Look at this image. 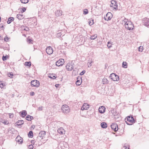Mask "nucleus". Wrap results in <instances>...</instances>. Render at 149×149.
I'll list each match as a JSON object with an SVG mask.
<instances>
[{"label": "nucleus", "mask_w": 149, "mask_h": 149, "mask_svg": "<svg viewBox=\"0 0 149 149\" xmlns=\"http://www.w3.org/2000/svg\"><path fill=\"white\" fill-rule=\"evenodd\" d=\"M125 27L127 29L130 30H133L134 27L133 24L131 21H127L125 24Z\"/></svg>", "instance_id": "obj_1"}, {"label": "nucleus", "mask_w": 149, "mask_h": 149, "mask_svg": "<svg viewBox=\"0 0 149 149\" xmlns=\"http://www.w3.org/2000/svg\"><path fill=\"white\" fill-rule=\"evenodd\" d=\"M109 77L114 81H118L119 80V77L114 73L111 74L109 76Z\"/></svg>", "instance_id": "obj_2"}, {"label": "nucleus", "mask_w": 149, "mask_h": 149, "mask_svg": "<svg viewBox=\"0 0 149 149\" xmlns=\"http://www.w3.org/2000/svg\"><path fill=\"white\" fill-rule=\"evenodd\" d=\"M62 112L65 114H67L70 111V109L69 107L67 105H63L61 107Z\"/></svg>", "instance_id": "obj_3"}, {"label": "nucleus", "mask_w": 149, "mask_h": 149, "mask_svg": "<svg viewBox=\"0 0 149 149\" xmlns=\"http://www.w3.org/2000/svg\"><path fill=\"white\" fill-rule=\"evenodd\" d=\"M58 149H68V146L65 142L61 143L58 146Z\"/></svg>", "instance_id": "obj_4"}, {"label": "nucleus", "mask_w": 149, "mask_h": 149, "mask_svg": "<svg viewBox=\"0 0 149 149\" xmlns=\"http://www.w3.org/2000/svg\"><path fill=\"white\" fill-rule=\"evenodd\" d=\"M73 61L71 62V63H68L67 65L66 66V68L68 71L72 70L74 67V65Z\"/></svg>", "instance_id": "obj_5"}, {"label": "nucleus", "mask_w": 149, "mask_h": 149, "mask_svg": "<svg viewBox=\"0 0 149 149\" xmlns=\"http://www.w3.org/2000/svg\"><path fill=\"white\" fill-rule=\"evenodd\" d=\"M127 120H126V119H125V122L126 123V124L128 125H132V124H129L127 121H128L131 123H134L135 122V120L133 117L132 116H128L127 117Z\"/></svg>", "instance_id": "obj_6"}, {"label": "nucleus", "mask_w": 149, "mask_h": 149, "mask_svg": "<svg viewBox=\"0 0 149 149\" xmlns=\"http://www.w3.org/2000/svg\"><path fill=\"white\" fill-rule=\"evenodd\" d=\"M31 86H35L36 87H38L40 84L39 82L36 80L31 81Z\"/></svg>", "instance_id": "obj_7"}, {"label": "nucleus", "mask_w": 149, "mask_h": 149, "mask_svg": "<svg viewBox=\"0 0 149 149\" xmlns=\"http://www.w3.org/2000/svg\"><path fill=\"white\" fill-rule=\"evenodd\" d=\"M111 127L115 132H117L118 129V125L116 123H112L111 125Z\"/></svg>", "instance_id": "obj_8"}, {"label": "nucleus", "mask_w": 149, "mask_h": 149, "mask_svg": "<svg viewBox=\"0 0 149 149\" xmlns=\"http://www.w3.org/2000/svg\"><path fill=\"white\" fill-rule=\"evenodd\" d=\"M110 6L112 7L115 9H118V5L117 3V2L114 0H112L111 1V4L110 5Z\"/></svg>", "instance_id": "obj_9"}, {"label": "nucleus", "mask_w": 149, "mask_h": 149, "mask_svg": "<svg viewBox=\"0 0 149 149\" xmlns=\"http://www.w3.org/2000/svg\"><path fill=\"white\" fill-rule=\"evenodd\" d=\"M112 16V14L111 13L109 12L104 16V19L107 21L110 20L111 19Z\"/></svg>", "instance_id": "obj_10"}, {"label": "nucleus", "mask_w": 149, "mask_h": 149, "mask_svg": "<svg viewBox=\"0 0 149 149\" xmlns=\"http://www.w3.org/2000/svg\"><path fill=\"white\" fill-rule=\"evenodd\" d=\"M64 63V60L63 59H61L58 60L56 63V65L58 66H62Z\"/></svg>", "instance_id": "obj_11"}, {"label": "nucleus", "mask_w": 149, "mask_h": 149, "mask_svg": "<svg viewBox=\"0 0 149 149\" xmlns=\"http://www.w3.org/2000/svg\"><path fill=\"white\" fill-rule=\"evenodd\" d=\"M46 53L49 55H51L52 54L53 50L52 48L50 46L47 47L46 50Z\"/></svg>", "instance_id": "obj_12"}, {"label": "nucleus", "mask_w": 149, "mask_h": 149, "mask_svg": "<svg viewBox=\"0 0 149 149\" xmlns=\"http://www.w3.org/2000/svg\"><path fill=\"white\" fill-rule=\"evenodd\" d=\"M46 132L45 131H41L39 133L37 138H39V137L41 138V139H42L43 137L45 135Z\"/></svg>", "instance_id": "obj_13"}, {"label": "nucleus", "mask_w": 149, "mask_h": 149, "mask_svg": "<svg viewBox=\"0 0 149 149\" xmlns=\"http://www.w3.org/2000/svg\"><path fill=\"white\" fill-rule=\"evenodd\" d=\"M90 107V105L87 103H84L82 106L81 109L82 110H87Z\"/></svg>", "instance_id": "obj_14"}, {"label": "nucleus", "mask_w": 149, "mask_h": 149, "mask_svg": "<svg viewBox=\"0 0 149 149\" xmlns=\"http://www.w3.org/2000/svg\"><path fill=\"white\" fill-rule=\"evenodd\" d=\"M143 24L145 26H149V18H145L143 19Z\"/></svg>", "instance_id": "obj_15"}, {"label": "nucleus", "mask_w": 149, "mask_h": 149, "mask_svg": "<svg viewBox=\"0 0 149 149\" xmlns=\"http://www.w3.org/2000/svg\"><path fill=\"white\" fill-rule=\"evenodd\" d=\"M15 141L19 144H22L23 142L22 138L19 136H17L15 139Z\"/></svg>", "instance_id": "obj_16"}, {"label": "nucleus", "mask_w": 149, "mask_h": 149, "mask_svg": "<svg viewBox=\"0 0 149 149\" xmlns=\"http://www.w3.org/2000/svg\"><path fill=\"white\" fill-rule=\"evenodd\" d=\"M105 107L104 106H101L99 108V111L101 113H103L105 112Z\"/></svg>", "instance_id": "obj_17"}, {"label": "nucleus", "mask_w": 149, "mask_h": 149, "mask_svg": "<svg viewBox=\"0 0 149 149\" xmlns=\"http://www.w3.org/2000/svg\"><path fill=\"white\" fill-rule=\"evenodd\" d=\"M21 113V115L23 118H24L26 115L27 113L26 110H23L20 112Z\"/></svg>", "instance_id": "obj_18"}, {"label": "nucleus", "mask_w": 149, "mask_h": 149, "mask_svg": "<svg viewBox=\"0 0 149 149\" xmlns=\"http://www.w3.org/2000/svg\"><path fill=\"white\" fill-rule=\"evenodd\" d=\"M24 122V121L22 120H19L16 123V124L17 125L20 126L21 125L23 124Z\"/></svg>", "instance_id": "obj_19"}, {"label": "nucleus", "mask_w": 149, "mask_h": 149, "mask_svg": "<svg viewBox=\"0 0 149 149\" xmlns=\"http://www.w3.org/2000/svg\"><path fill=\"white\" fill-rule=\"evenodd\" d=\"M101 126L102 128L105 129L107 127V124L105 122H102L101 123Z\"/></svg>", "instance_id": "obj_20"}, {"label": "nucleus", "mask_w": 149, "mask_h": 149, "mask_svg": "<svg viewBox=\"0 0 149 149\" xmlns=\"http://www.w3.org/2000/svg\"><path fill=\"white\" fill-rule=\"evenodd\" d=\"M58 132L60 134H63L65 133V131H64L63 128H60L58 130Z\"/></svg>", "instance_id": "obj_21"}, {"label": "nucleus", "mask_w": 149, "mask_h": 149, "mask_svg": "<svg viewBox=\"0 0 149 149\" xmlns=\"http://www.w3.org/2000/svg\"><path fill=\"white\" fill-rule=\"evenodd\" d=\"M33 119V117L29 115H28L26 118V119L28 121H30Z\"/></svg>", "instance_id": "obj_22"}, {"label": "nucleus", "mask_w": 149, "mask_h": 149, "mask_svg": "<svg viewBox=\"0 0 149 149\" xmlns=\"http://www.w3.org/2000/svg\"><path fill=\"white\" fill-rule=\"evenodd\" d=\"M55 14L57 17L61 16L62 15V11L61 10H57Z\"/></svg>", "instance_id": "obj_23"}, {"label": "nucleus", "mask_w": 149, "mask_h": 149, "mask_svg": "<svg viewBox=\"0 0 149 149\" xmlns=\"http://www.w3.org/2000/svg\"><path fill=\"white\" fill-rule=\"evenodd\" d=\"M80 80H78V78H77V80L76 82V84L77 85L79 86L81 84L82 82V79L81 78H80Z\"/></svg>", "instance_id": "obj_24"}, {"label": "nucleus", "mask_w": 149, "mask_h": 149, "mask_svg": "<svg viewBox=\"0 0 149 149\" xmlns=\"http://www.w3.org/2000/svg\"><path fill=\"white\" fill-rule=\"evenodd\" d=\"M14 18L13 17H9L8 18V21H7V22L8 24H9L10 23L14 21Z\"/></svg>", "instance_id": "obj_25"}, {"label": "nucleus", "mask_w": 149, "mask_h": 149, "mask_svg": "<svg viewBox=\"0 0 149 149\" xmlns=\"http://www.w3.org/2000/svg\"><path fill=\"white\" fill-rule=\"evenodd\" d=\"M17 17L19 20H21L24 18L23 15L22 14H19L17 15Z\"/></svg>", "instance_id": "obj_26"}, {"label": "nucleus", "mask_w": 149, "mask_h": 149, "mask_svg": "<svg viewBox=\"0 0 149 149\" xmlns=\"http://www.w3.org/2000/svg\"><path fill=\"white\" fill-rule=\"evenodd\" d=\"M109 82L108 81V80L106 78H104L102 80V83L103 84H108Z\"/></svg>", "instance_id": "obj_27"}, {"label": "nucleus", "mask_w": 149, "mask_h": 149, "mask_svg": "<svg viewBox=\"0 0 149 149\" xmlns=\"http://www.w3.org/2000/svg\"><path fill=\"white\" fill-rule=\"evenodd\" d=\"M28 136L29 138H32L33 137V132L32 131H30L28 133Z\"/></svg>", "instance_id": "obj_28"}, {"label": "nucleus", "mask_w": 149, "mask_h": 149, "mask_svg": "<svg viewBox=\"0 0 149 149\" xmlns=\"http://www.w3.org/2000/svg\"><path fill=\"white\" fill-rule=\"evenodd\" d=\"M24 65L26 66L30 67L31 65V63L30 61L26 62L25 63Z\"/></svg>", "instance_id": "obj_29"}, {"label": "nucleus", "mask_w": 149, "mask_h": 149, "mask_svg": "<svg viewBox=\"0 0 149 149\" xmlns=\"http://www.w3.org/2000/svg\"><path fill=\"white\" fill-rule=\"evenodd\" d=\"M97 36V34H95L93 35H92L91 36L90 38L91 40H94L95 39Z\"/></svg>", "instance_id": "obj_30"}, {"label": "nucleus", "mask_w": 149, "mask_h": 149, "mask_svg": "<svg viewBox=\"0 0 149 149\" xmlns=\"http://www.w3.org/2000/svg\"><path fill=\"white\" fill-rule=\"evenodd\" d=\"M127 63L126 62H123L122 63V67L124 68H127Z\"/></svg>", "instance_id": "obj_31"}, {"label": "nucleus", "mask_w": 149, "mask_h": 149, "mask_svg": "<svg viewBox=\"0 0 149 149\" xmlns=\"http://www.w3.org/2000/svg\"><path fill=\"white\" fill-rule=\"evenodd\" d=\"M8 57V56L7 55H6L5 56H3L2 58V59L3 61H5L7 60V58Z\"/></svg>", "instance_id": "obj_32"}, {"label": "nucleus", "mask_w": 149, "mask_h": 149, "mask_svg": "<svg viewBox=\"0 0 149 149\" xmlns=\"http://www.w3.org/2000/svg\"><path fill=\"white\" fill-rule=\"evenodd\" d=\"M22 3H26L28 2V0H20Z\"/></svg>", "instance_id": "obj_33"}, {"label": "nucleus", "mask_w": 149, "mask_h": 149, "mask_svg": "<svg viewBox=\"0 0 149 149\" xmlns=\"http://www.w3.org/2000/svg\"><path fill=\"white\" fill-rule=\"evenodd\" d=\"M33 41V40L31 38H30L29 37L27 38V42H29V43H31V42Z\"/></svg>", "instance_id": "obj_34"}, {"label": "nucleus", "mask_w": 149, "mask_h": 149, "mask_svg": "<svg viewBox=\"0 0 149 149\" xmlns=\"http://www.w3.org/2000/svg\"><path fill=\"white\" fill-rule=\"evenodd\" d=\"M88 13V11L87 9H85L83 11V14L84 15L87 14Z\"/></svg>", "instance_id": "obj_35"}, {"label": "nucleus", "mask_w": 149, "mask_h": 149, "mask_svg": "<svg viewBox=\"0 0 149 149\" xmlns=\"http://www.w3.org/2000/svg\"><path fill=\"white\" fill-rule=\"evenodd\" d=\"M8 77H9L10 78H12L13 77V74L12 73H10L8 74Z\"/></svg>", "instance_id": "obj_36"}, {"label": "nucleus", "mask_w": 149, "mask_h": 149, "mask_svg": "<svg viewBox=\"0 0 149 149\" xmlns=\"http://www.w3.org/2000/svg\"><path fill=\"white\" fill-rule=\"evenodd\" d=\"M143 47L140 46L138 48V50L142 52L143 50Z\"/></svg>", "instance_id": "obj_37"}, {"label": "nucleus", "mask_w": 149, "mask_h": 149, "mask_svg": "<svg viewBox=\"0 0 149 149\" xmlns=\"http://www.w3.org/2000/svg\"><path fill=\"white\" fill-rule=\"evenodd\" d=\"M93 21H94V20L93 19L91 21H89L88 22V23L91 26L93 24V23H94Z\"/></svg>", "instance_id": "obj_38"}, {"label": "nucleus", "mask_w": 149, "mask_h": 149, "mask_svg": "<svg viewBox=\"0 0 149 149\" xmlns=\"http://www.w3.org/2000/svg\"><path fill=\"white\" fill-rule=\"evenodd\" d=\"M4 40L5 41L8 42L9 40V38L6 36L5 37Z\"/></svg>", "instance_id": "obj_39"}, {"label": "nucleus", "mask_w": 149, "mask_h": 149, "mask_svg": "<svg viewBox=\"0 0 149 149\" xmlns=\"http://www.w3.org/2000/svg\"><path fill=\"white\" fill-rule=\"evenodd\" d=\"M49 78L51 79H55L56 77V76H53V77H52L51 76H49Z\"/></svg>", "instance_id": "obj_40"}, {"label": "nucleus", "mask_w": 149, "mask_h": 149, "mask_svg": "<svg viewBox=\"0 0 149 149\" xmlns=\"http://www.w3.org/2000/svg\"><path fill=\"white\" fill-rule=\"evenodd\" d=\"M111 43L109 42H108L107 43V47L108 48H110L111 47Z\"/></svg>", "instance_id": "obj_41"}, {"label": "nucleus", "mask_w": 149, "mask_h": 149, "mask_svg": "<svg viewBox=\"0 0 149 149\" xmlns=\"http://www.w3.org/2000/svg\"><path fill=\"white\" fill-rule=\"evenodd\" d=\"M85 72L86 71L85 70H83L79 74L80 75H82L85 73Z\"/></svg>", "instance_id": "obj_42"}, {"label": "nucleus", "mask_w": 149, "mask_h": 149, "mask_svg": "<svg viewBox=\"0 0 149 149\" xmlns=\"http://www.w3.org/2000/svg\"><path fill=\"white\" fill-rule=\"evenodd\" d=\"M4 86V84L2 83L1 81H0V87L2 88Z\"/></svg>", "instance_id": "obj_43"}, {"label": "nucleus", "mask_w": 149, "mask_h": 149, "mask_svg": "<svg viewBox=\"0 0 149 149\" xmlns=\"http://www.w3.org/2000/svg\"><path fill=\"white\" fill-rule=\"evenodd\" d=\"M33 146L32 145H30L29 146V148L30 149H33Z\"/></svg>", "instance_id": "obj_44"}, {"label": "nucleus", "mask_w": 149, "mask_h": 149, "mask_svg": "<svg viewBox=\"0 0 149 149\" xmlns=\"http://www.w3.org/2000/svg\"><path fill=\"white\" fill-rule=\"evenodd\" d=\"M26 8H25V7L23 8H22V11H21L22 13L26 11Z\"/></svg>", "instance_id": "obj_45"}, {"label": "nucleus", "mask_w": 149, "mask_h": 149, "mask_svg": "<svg viewBox=\"0 0 149 149\" xmlns=\"http://www.w3.org/2000/svg\"><path fill=\"white\" fill-rule=\"evenodd\" d=\"M9 117L10 118H12L13 117V114L9 113Z\"/></svg>", "instance_id": "obj_46"}, {"label": "nucleus", "mask_w": 149, "mask_h": 149, "mask_svg": "<svg viewBox=\"0 0 149 149\" xmlns=\"http://www.w3.org/2000/svg\"><path fill=\"white\" fill-rule=\"evenodd\" d=\"M3 123L5 125H7L9 124V122L7 121H5L3 122Z\"/></svg>", "instance_id": "obj_47"}, {"label": "nucleus", "mask_w": 149, "mask_h": 149, "mask_svg": "<svg viewBox=\"0 0 149 149\" xmlns=\"http://www.w3.org/2000/svg\"><path fill=\"white\" fill-rule=\"evenodd\" d=\"M35 95V93L33 92H31L30 93V95L31 96H33Z\"/></svg>", "instance_id": "obj_48"}, {"label": "nucleus", "mask_w": 149, "mask_h": 149, "mask_svg": "<svg viewBox=\"0 0 149 149\" xmlns=\"http://www.w3.org/2000/svg\"><path fill=\"white\" fill-rule=\"evenodd\" d=\"M0 27L2 28H4V26L3 24H0Z\"/></svg>", "instance_id": "obj_49"}, {"label": "nucleus", "mask_w": 149, "mask_h": 149, "mask_svg": "<svg viewBox=\"0 0 149 149\" xmlns=\"http://www.w3.org/2000/svg\"><path fill=\"white\" fill-rule=\"evenodd\" d=\"M113 115H114V116H115V118H118V115L117 116H116L113 113Z\"/></svg>", "instance_id": "obj_50"}, {"label": "nucleus", "mask_w": 149, "mask_h": 149, "mask_svg": "<svg viewBox=\"0 0 149 149\" xmlns=\"http://www.w3.org/2000/svg\"><path fill=\"white\" fill-rule=\"evenodd\" d=\"M29 30V28L28 27H26L25 29H24V30L26 31H28Z\"/></svg>", "instance_id": "obj_51"}, {"label": "nucleus", "mask_w": 149, "mask_h": 149, "mask_svg": "<svg viewBox=\"0 0 149 149\" xmlns=\"http://www.w3.org/2000/svg\"><path fill=\"white\" fill-rule=\"evenodd\" d=\"M38 110L41 111L42 110V107H39L38 108Z\"/></svg>", "instance_id": "obj_52"}, {"label": "nucleus", "mask_w": 149, "mask_h": 149, "mask_svg": "<svg viewBox=\"0 0 149 149\" xmlns=\"http://www.w3.org/2000/svg\"><path fill=\"white\" fill-rule=\"evenodd\" d=\"M82 39H84V42H85V41H86V40H87V38H86L84 37V38H82Z\"/></svg>", "instance_id": "obj_53"}, {"label": "nucleus", "mask_w": 149, "mask_h": 149, "mask_svg": "<svg viewBox=\"0 0 149 149\" xmlns=\"http://www.w3.org/2000/svg\"><path fill=\"white\" fill-rule=\"evenodd\" d=\"M59 85V84H56L55 85V86L56 87H58V86Z\"/></svg>", "instance_id": "obj_54"}, {"label": "nucleus", "mask_w": 149, "mask_h": 149, "mask_svg": "<svg viewBox=\"0 0 149 149\" xmlns=\"http://www.w3.org/2000/svg\"><path fill=\"white\" fill-rule=\"evenodd\" d=\"M31 142L32 143H34V140H32L31 141Z\"/></svg>", "instance_id": "obj_55"}, {"label": "nucleus", "mask_w": 149, "mask_h": 149, "mask_svg": "<svg viewBox=\"0 0 149 149\" xmlns=\"http://www.w3.org/2000/svg\"><path fill=\"white\" fill-rule=\"evenodd\" d=\"M3 39V38H2L1 36L0 35V40H1Z\"/></svg>", "instance_id": "obj_56"}, {"label": "nucleus", "mask_w": 149, "mask_h": 149, "mask_svg": "<svg viewBox=\"0 0 149 149\" xmlns=\"http://www.w3.org/2000/svg\"><path fill=\"white\" fill-rule=\"evenodd\" d=\"M31 127L32 128H33V129H34L35 127V125H32Z\"/></svg>", "instance_id": "obj_57"}, {"label": "nucleus", "mask_w": 149, "mask_h": 149, "mask_svg": "<svg viewBox=\"0 0 149 149\" xmlns=\"http://www.w3.org/2000/svg\"><path fill=\"white\" fill-rule=\"evenodd\" d=\"M108 65L107 64H105V68H107V66Z\"/></svg>", "instance_id": "obj_58"}, {"label": "nucleus", "mask_w": 149, "mask_h": 149, "mask_svg": "<svg viewBox=\"0 0 149 149\" xmlns=\"http://www.w3.org/2000/svg\"><path fill=\"white\" fill-rule=\"evenodd\" d=\"M1 18L0 17V22H1Z\"/></svg>", "instance_id": "obj_59"}, {"label": "nucleus", "mask_w": 149, "mask_h": 149, "mask_svg": "<svg viewBox=\"0 0 149 149\" xmlns=\"http://www.w3.org/2000/svg\"><path fill=\"white\" fill-rule=\"evenodd\" d=\"M66 44H67V43H66V42H65V43H64V45H66Z\"/></svg>", "instance_id": "obj_60"}, {"label": "nucleus", "mask_w": 149, "mask_h": 149, "mask_svg": "<svg viewBox=\"0 0 149 149\" xmlns=\"http://www.w3.org/2000/svg\"><path fill=\"white\" fill-rule=\"evenodd\" d=\"M124 147L125 148V149H127V147H126L124 146ZM129 149V148H128V149Z\"/></svg>", "instance_id": "obj_61"}, {"label": "nucleus", "mask_w": 149, "mask_h": 149, "mask_svg": "<svg viewBox=\"0 0 149 149\" xmlns=\"http://www.w3.org/2000/svg\"><path fill=\"white\" fill-rule=\"evenodd\" d=\"M91 63H90V66H91Z\"/></svg>", "instance_id": "obj_62"}, {"label": "nucleus", "mask_w": 149, "mask_h": 149, "mask_svg": "<svg viewBox=\"0 0 149 149\" xmlns=\"http://www.w3.org/2000/svg\"><path fill=\"white\" fill-rule=\"evenodd\" d=\"M60 34H61V33H58V35L59 34L60 35Z\"/></svg>", "instance_id": "obj_63"}]
</instances>
